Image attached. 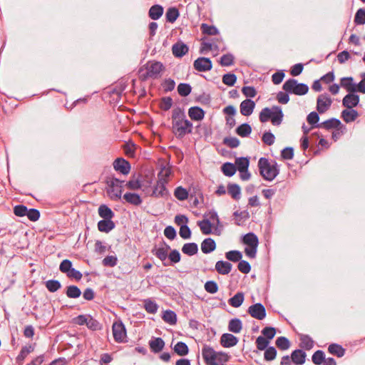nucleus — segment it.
<instances>
[{
  "label": "nucleus",
  "instance_id": "1",
  "mask_svg": "<svg viewBox=\"0 0 365 365\" xmlns=\"http://www.w3.org/2000/svg\"><path fill=\"white\" fill-rule=\"evenodd\" d=\"M172 131L178 139L192 133L193 124L187 119L185 110L180 107L175 108L172 111Z\"/></svg>",
  "mask_w": 365,
  "mask_h": 365
},
{
  "label": "nucleus",
  "instance_id": "2",
  "mask_svg": "<svg viewBox=\"0 0 365 365\" xmlns=\"http://www.w3.org/2000/svg\"><path fill=\"white\" fill-rule=\"evenodd\" d=\"M165 69L163 64L160 61H148L138 71V77L141 81L149 78L157 79L160 77L161 72Z\"/></svg>",
  "mask_w": 365,
  "mask_h": 365
},
{
  "label": "nucleus",
  "instance_id": "3",
  "mask_svg": "<svg viewBox=\"0 0 365 365\" xmlns=\"http://www.w3.org/2000/svg\"><path fill=\"white\" fill-rule=\"evenodd\" d=\"M258 168L262 177L267 181H272L279 173V168L274 161L270 163L267 158L262 157L258 161Z\"/></svg>",
  "mask_w": 365,
  "mask_h": 365
},
{
  "label": "nucleus",
  "instance_id": "4",
  "mask_svg": "<svg viewBox=\"0 0 365 365\" xmlns=\"http://www.w3.org/2000/svg\"><path fill=\"white\" fill-rule=\"evenodd\" d=\"M105 182L107 185L106 191L110 199L113 200H120L122 196L123 185L125 181L110 175L106 177Z\"/></svg>",
  "mask_w": 365,
  "mask_h": 365
},
{
  "label": "nucleus",
  "instance_id": "5",
  "mask_svg": "<svg viewBox=\"0 0 365 365\" xmlns=\"http://www.w3.org/2000/svg\"><path fill=\"white\" fill-rule=\"evenodd\" d=\"M114 340L118 343L125 341L127 336L126 329L122 321L114 322L112 326Z\"/></svg>",
  "mask_w": 365,
  "mask_h": 365
},
{
  "label": "nucleus",
  "instance_id": "6",
  "mask_svg": "<svg viewBox=\"0 0 365 365\" xmlns=\"http://www.w3.org/2000/svg\"><path fill=\"white\" fill-rule=\"evenodd\" d=\"M217 351L209 345L205 344L202 349V356L207 365H217Z\"/></svg>",
  "mask_w": 365,
  "mask_h": 365
},
{
  "label": "nucleus",
  "instance_id": "7",
  "mask_svg": "<svg viewBox=\"0 0 365 365\" xmlns=\"http://www.w3.org/2000/svg\"><path fill=\"white\" fill-rule=\"evenodd\" d=\"M247 312L252 317L258 320H262L266 317L265 307L259 302L249 307Z\"/></svg>",
  "mask_w": 365,
  "mask_h": 365
},
{
  "label": "nucleus",
  "instance_id": "8",
  "mask_svg": "<svg viewBox=\"0 0 365 365\" xmlns=\"http://www.w3.org/2000/svg\"><path fill=\"white\" fill-rule=\"evenodd\" d=\"M169 195L170 194L168 189L166 188V184H165V181L162 180H157L156 185L154 186L150 196L157 198L163 197L167 199Z\"/></svg>",
  "mask_w": 365,
  "mask_h": 365
},
{
  "label": "nucleus",
  "instance_id": "9",
  "mask_svg": "<svg viewBox=\"0 0 365 365\" xmlns=\"http://www.w3.org/2000/svg\"><path fill=\"white\" fill-rule=\"evenodd\" d=\"M193 67L199 72H207L212 69V63L209 58L199 57L194 61Z\"/></svg>",
  "mask_w": 365,
  "mask_h": 365
},
{
  "label": "nucleus",
  "instance_id": "10",
  "mask_svg": "<svg viewBox=\"0 0 365 365\" xmlns=\"http://www.w3.org/2000/svg\"><path fill=\"white\" fill-rule=\"evenodd\" d=\"M332 101L327 93L318 96L317 101V110L319 113H325L331 106Z\"/></svg>",
  "mask_w": 365,
  "mask_h": 365
},
{
  "label": "nucleus",
  "instance_id": "11",
  "mask_svg": "<svg viewBox=\"0 0 365 365\" xmlns=\"http://www.w3.org/2000/svg\"><path fill=\"white\" fill-rule=\"evenodd\" d=\"M113 168L115 171L123 175H128L130 170V163L123 158H116L113 163Z\"/></svg>",
  "mask_w": 365,
  "mask_h": 365
},
{
  "label": "nucleus",
  "instance_id": "12",
  "mask_svg": "<svg viewBox=\"0 0 365 365\" xmlns=\"http://www.w3.org/2000/svg\"><path fill=\"white\" fill-rule=\"evenodd\" d=\"M170 250V247L169 245H168L165 242H163L162 247H155L152 250V253L158 257L161 262L162 264L165 263L166 262V259H168V251Z\"/></svg>",
  "mask_w": 365,
  "mask_h": 365
},
{
  "label": "nucleus",
  "instance_id": "13",
  "mask_svg": "<svg viewBox=\"0 0 365 365\" xmlns=\"http://www.w3.org/2000/svg\"><path fill=\"white\" fill-rule=\"evenodd\" d=\"M360 98L356 93H348L342 99V106L348 109L353 108L359 103Z\"/></svg>",
  "mask_w": 365,
  "mask_h": 365
},
{
  "label": "nucleus",
  "instance_id": "14",
  "mask_svg": "<svg viewBox=\"0 0 365 365\" xmlns=\"http://www.w3.org/2000/svg\"><path fill=\"white\" fill-rule=\"evenodd\" d=\"M284 113L282 108L278 106H274L271 108L270 120L273 125H279L283 120Z\"/></svg>",
  "mask_w": 365,
  "mask_h": 365
},
{
  "label": "nucleus",
  "instance_id": "15",
  "mask_svg": "<svg viewBox=\"0 0 365 365\" xmlns=\"http://www.w3.org/2000/svg\"><path fill=\"white\" fill-rule=\"evenodd\" d=\"M188 51L189 47L187 45L180 41L176 42L172 46L173 54L177 58H182Z\"/></svg>",
  "mask_w": 365,
  "mask_h": 365
},
{
  "label": "nucleus",
  "instance_id": "16",
  "mask_svg": "<svg viewBox=\"0 0 365 365\" xmlns=\"http://www.w3.org/2000/svg\"><path fill=\"white\" fill-rule=\"evenodd\" d=\"M239 341L237 336L232 334L225 333L221 336L220 344L225 348H230L235 346Z\"/></svg>",
  "mask_w": 365,
  "mask_h": 365
},
{
  "label": "nucleus",
  "instance_id": "17",
  "mask_svg": "<svg viewBox=\"0 0 365 365\" xmlns=\"http://www.w3.org/2000/svg\"><path fill=\"white\" fill-rule=\"evenodd\" d=\"M150 351L154 354L160 353L165 347V341L160 337H152L148 342Z\"/></svg>",
  "mask_w": 365,
  "mask_h": 365
},
{
  "label": "nucleus",
  "instance_id": "18",
  "mask_svg": "<svg viewBox=\"0 0 365 365\" xmlns=\"http://www.w3.org/2000/svg\"><path fill=\"white\" fill-rule=\"evenodd\" d=\"M255 108V103L251 99H246L241 102L240 108V113L245 116H249L252 113Z\"/></svg>",
  "mask_w": 365,
  "mask_h": 365
},
{
  "label": "nucleus",
  "instance_id": "19",
  "mask_svg": "<svg viewBox=\"0 0 365 365\" xmlns=\"http://www.w3.org/2000/svg\"><path fill=\"white\" fill-rule=\"evenodd\" d=\"M290 357L295 365H302L306 361L307 354L302 349H295L292 352Z\"/></svg>",
  "mask_w": 365,
  "mask_h": 365
},
{
  "label": "nucleus",
  "instance_id": "20",
  "mask_svg": "<svg viewBox=\"0 0 365 365\" xmlns=\"http://www.w3.org/2000/svg\"><path fill=\"white\" fill-rule=\"evenodd\" d=\"M340 86L348 93H356V83L354 82V78L351 76L341 78L340 79Z\"/></svg>",
  "mask_w": 365,
  "mask_h": 365
},
{
  "label": "nucleus",
  "instance_id": "21",
  "mask_svg": "<svg viewBox=\"0 0 365 365\" xmlns=\"http://www.w3.org/2000/svg\"><path fill=\"white\" fill-rule=\"evenodd\" d=\"M205 110L198 106H192L188 109V115L192 120H202L205 117Z\"/></svg>",
  "mask_w": 365,
  "mask_h": 365
},
{
  "label": "nucleus",
  "instance_id": "22",
  "mask_svg": "<svg viewBox=\"0 0 365 365\" xmlns=\"http://www.w3.org/2000/svg\"><path fill=\"white\" fill-rule=\"evenodd\" d=\"M232 268V264L227 261L219 260L215 264V270L222 275L228 274L231 272Z\"/></svg>",
  "mask_w": 365,
  "mask_h": 365
},
{
  "label": "nucleus",
  "instance_id": "23",
  "mask_svg": "<svg viewBox=\"0 0 365 365\" xmlns=\"http://www.w3.org/2000/svg\"><path fill=\"white\" fill-rule=\"evenodd\" d=\"M358 111L353 108H347L346 110H342L341 113V118L346 123L354 121L358 118Z\"/></svg>",
  "mask_w": 365,
  "mask_h": 365
},
{
  "label": "nucleus",
  "instance_id": "24",
  "mask_svg": "<svg viewBox=\"0 0 365 365\" xmlns=\"http://www.w3.org/2000/svg\"><path fill=\"white\" fill-rule=\"evenodd\" d=\"M115 227L112 220L103 219L98 222V229L100 232L108 233Z\"/></svg>",
  "mask_w": 365,
  "mask_h": 365
},
{
  "label": "nucleus",
  "instance_id": "25",
  "mask_svg": "<svg viewBox=\"0 0 365 365\" xmlns=\"http://www.w3.org/2000/svg\"><path fill=\"white\" fill-rule=\"evenodd\" d=\"M216 249L215 241L211 238H205L201 243V250L204 254H209Z\"/></svg>",
  "mask_w": 365,
  "mask_h": 365
},
{
  "label": "nucleus",
  "instance_id": "26",
  "mask_svg": "<svg viewBox=\"0 0 365 365\" xmlns=\"http://www.w3.org/2000/svg\"><path fill=\"white\" fill-rule=\"evenodd\" d=\"M98 213L101 218L106 220H112L115 217L114 212L105 204L98 207Z\"/></svg>",
  "mask_w": 365,
  "mask_h": 365
},
{
  "label": "nucleus",
  "instance_id": "27",
  "mask_svg": "<svg viewBox=\"0 0 365 365\" xmlns=\"http://www.w3.org/2000/svg\"><path fill=\"white\" fill-rule=\"evenodd\" d=\"M123 199L125 200L126 202L135 206L140 205L143 202V200L140 195L135 192L125 193L123 195Z\"/></svg>",
  "mask_w": 365,
  "mask_h": 365
},
{
  "label": "nucleus",
  "instance_id": "28",
  "mask_svg": "<svg viewBox=\"0 0 365 365\" xmlns=\"http://www.w3.org/2000/svg\"><path fill=\"white\" fill-rule=\"evenodd\" d=\"M168 259H166V262L163 263L164 267L171 266L178 263L181 259V255L178 250H173L168 254Z\"/></svg>",
  "mask_w": 365,
  "mask_h": 365
},
{
  "label": "nucleus",
  "instance_id": "29",
  "mask_svg": "<svg viewBox=\"0 0 365 365\" xmlns=\"http://www.w3.org/2000/svg\"><path fill=\"white\" fill-rule=\"evenodd\" d=\"M227 192L235 200H239L241 197V188L236 183L227 184Z\"/></svg>",
  "mask_w": 365,
  "mask_h": 365
},
{
  "label": "nucleus",
  "instance_id": "30",
  "mask_svg": "<svg viewBox=\"0 0 365 365\" xmlns=\"http://www.w3.org/2000/svg\"><path fill=\"white\" fill-rule=\"evenodd\" d=\"M299 346L305 350H310L314 347V341L307 334H301L299 337Z\"/></svg>",
  "mask_w": 365,
  "mask_h": 365
},
{
  "label": "nucleus",
  "instance_id": "31",
  "mask_svg": "<svg viewBox=\"0 0 365 365\" xmlns=\"http://www.w3.org/2000/svg\"><path fill=\"white\" fill-rule=\"evenodd\" d=\"M341 125V121L335 118H331L330 119H328L319 125H317V128H324L327 130H330L331 128H336L339 127Z\"/></svg>",
  "mask_w": 365,
  "mask_h": 365
},
{
  "label": "nucleus",
  "instance_id": "32",
  "mask_svg": "<svg viewBox=\"0 0 365 365\" xmlns=\"http://www.w3.org/2000/svg\"><path fill=\"white\" fill-rule=\"evenodd\" d=\"M163 14V7L159 4L152 6L149 9V17L153 20L159 19Z\"/></svg>",
  "mask_w": 365,
  "mask_h": 365
},
{
  "label": "nucleus",
  "instance_id": "33",
  "mask_svg": "<svg viewBox=\"0 0 365 365\" xmlns=\"http://www.w3.org/2000/svg\"><path fill=\"white\" fill-rule=\"evenodd\" d=\"M242 242L247 247L258 246L259 240L257 236L253 232H249L243 236Z\"/></svg>",
  "mask_w": 365,
  "mask_h": 365
},
{
  "label": "nucleus",
  "instance_id": "34",
  "mask_svg": "<svg viewBox=\"0 0 365 365\" xmlns=\"http://www.w3.org/2000/svg\"><path fill=\"white\" fill-rule=\"evenodd\" d=\"M242 329V322L238 318H233L230 320L228 324V330L230 332L238 334Z\"/></svg>",
  "mask_w": 365,
  "mask_h": 365
},
{
  "label": "nucleus",
  "instance_id": "35",
  "mask_svg": "<svg viewBox=\"0 0 365 365\" xmlns=\"http://www.w3.org/2000/svg\"><path fill=\"white\" fill-rule=\"evenodd\" d=\"M182 252L188 256H193L198 252V246L195 242L185 243L182 247Z\"/></svg>",
  "mask_w": 365,
  "mask_h": 365
},
{
  "label": "nucleus",
  "instance_id": "36",
  "mask_svg": "<svg viewBox=\"0 0 365 365\" xmlns=\"http://www.w3.org/2000/svg\"><path fill=\"white\" fill-rule=\"evenodd\" d=\"M235 166L239 172H242L249 168L250 158L247 157H240L235 160Z\"/></svg>",
  "mask_w": 365,
  "mask_h": 365
},
{
  "label": "nucleus",
  "instance_id": "37",
  "mask_svg": "<svg viewBox=\"0 0 365 365\" xmlns=\"http://www.w3.org/2000/svg\"><path fill=\"white\" fill-rule=\"evenodd\" d=\"M222 173L227 177L233 176L237 170V168L234 163L227 162L221 166Z\"/></svg>",
  "mask_w": 365,
  "mask_h": 365
},
{
  "label": "nucleus",
  "instance_id": "38",
  "mask_svg": "<svg viewBox=\"0 0 365 365\" xmlns=\"http://www.w3.org/2000/svg\"><path fill=\"white\" fill-rule=\"evenodd\" d=\"M244 299H245L244 293L240 292H237L232 297H231L228 300V303L232 307H233L235 308H237L242 304Z\"/></svg>",
  "mask_w": 365,
  "mask_h": 365
},
{
  "label": "nucleus",
  "instance_id": "39",
  "mask_svg": "<svg viewBox=\"0 0 365 365\" xmlns=\"http://www.w3.org/2000/svg\"><path fill=\"white\" fill-rule=\"evenodd\" d=\"M328 351L331 354L335 355L337 357H342L346 351L341 345L334 343L329 346Z\"/></svg>",
  "mask_w": 365,
  "mask_h": 365
},
{
  "label": "nucleus",
  "instance_id": "40",
  "mask_svg": "<svg viewBox=\"0 0 365 365\" xmlns=\"http://www.w3.org/2000/svg\"><path fill=\"white\" fill-rule=\"evenodd\" d=\"M162 319L164 322L171 325H174L177 323V314L170 309H168L163 312Z\"/></svg>",
  "mask_w": 365,
  "mask_h": 365
},
{
  "label": "nucleus",
  "instance_id": "41",
  "mask_svg": "<svg viewBox=\"0 0 365 365\" xmlns=\"http://www.w3.org/2000/svg\"><path fill=\"white\" fill-rule=\"evenodd\" d=\"M171 173L172 170L170 167H166L165 165H162L160 171L158 174V180H162L165 181V184H167Z\"/></svg>",
  "mask_w": 365,
  "mask_h": 365
},
{
  "label": "nucleus",
  "instance_id": "42",
  "mask_svg": "<svg viewBox=\"0 0 365 365\" xmlns=\"http://www.w3.org/2000/svg\"><path fill=\"white\" fill-rule=\"evenodd\" d=\"M174 351L180 356H184L188 354V346L183 341H178L174 346Z\"/></svg>",
  "mask_w": 365,
  "mask_h": 365
},
{
  "label": "nucleus",
  "instance_id": "43",
  "mask_svg": "<svg viewBox=\"0 0 365 365\" xmlns=\"http://www.w3.org/2000/svg\"><path fill=\"white\" fill-rule=\"evenodd\" d=\"M236 133L240 137H247L252 132V127L250 124L245 123L239 125L235 130Z\"/></svg>",
  "mask_w": 365,
  "mask_h": 365
},
{
  "label": "nucleus",
  "instance_id": "44",
  "mask_svg": "<svg viewBox=\"0 0 365 365\" xmlns=\"http://www.w3.org/2000/svg\"><path fill=\"white\" fill-rule=\"evenodd\" d=\"M179 11L176 7H170L165 14L166 21L170 23H174L179 17Z\"/></svg>",
  "mask_w": 365,
  "mask_h": 365
},
{
  "label": "nucleus",
  "instance_id": "45",
  "mask_svg": "<svg viewBox=\"0 0 365 365\" xmlns=\"http://www.w3.org/2000/svg\"><path fill=\"white\" fill-rule=\"evenodd\" d=\"M143 303L144 308L148 313L155 314L158 312V305L155 301L150 299H144Z\"/></svg>",
  "mask_w": 365,
  "mask_h": 365
},
{
  "label": "nucleus",
  "instance_id": "46",
  "mask_svg": "<svg viewBox=\"0 0 365 365\" xmlns=\"http://www.w3.org/2000/svg\"><path fill=\"white\" fill-rule=\"evenodd\" d=\"M34 350V347L32 345L24 346L22 347L20 353L16 357V361L18 363H22L25 358L33 351Z\"/></svg>",
  "mask_w": 365,
  "mask_h": 365
},
{
  "label": "nucleus",
  "instance_id": "47",
  "mask_svg": "<svg viewBox=\"0 0 365 365\" xmlns=\"http://www.w3.org/2000/svg\"><path fill=\"white\" fill-rule=\"evenodd\" d=\"M296 82L297 80L294 78H289L283 84L282 88L285 92L291 94H294L296 92Z\"/></svg>",
  "mask_w": 365,
  "mask_h": 365
},
{
  "label": "nucleus",
  "instance_id": "48",
  "mask_svg": "<svg viewBox=\"0 0 365 365\" xmlns=\"http://www.w3.org/2000/svg\"><path fill=\"white\" fill-rule=\"evenodd\" d=\"M66 294L68 298L76 299L81 296V291L76 285H70L67 287Z\"/></svg>",
  "mask_w": 365,
  "mask_h": 365
},
{
  "label": "nucleus",
  "instance_id": "49",
  "mask_svg": "<svg viewBox=\"0 0 365 365\" xmlns=\"http://www.w3.org/2000/svg\"><path fill=\"white\" fill-rule=\"evenodd\" d=\"M276 346L282 351H285L289 349L291 343L289 340L285 336H279L276 339Z\"/></svg>",
  "mask_w": 365,
  "mask_h": 365
},
{
  "label": "nucleus",
  "instance_id": "50",
  "mask_svg": "<svg viewBox=\"0 0 365 365\" xmlns=\"http://www.w3.org/2000/svg\"><path fill=\"white\" fill-rule=\"evenodd\" d=\"M225 257L229 261L237 262L242 258V254L239 250H231L225 253Z\"/></svg>",
  "mask_w": 365,
  "mask_h": 365
},
{
  "label": "nucleus",
  "instance_id": "51",
  "mask_svg": "<svg viewBox=\"0 0 365 365\" xmlns=\"http://www.w3.org/2000/svg\"><path fill=\"white\" fill-rule=\"evenodd\" d=\"M46 287L50 292H55L61 287V282L57 279H49L45 282Z\"/></svg>",
  "mask_w": 365,
  "mask_h": 365
},
{
  "label": "nucleus",
  "instance_id": "52",
  "mask_svg": "<svg viewBox=\"0 0 365 365\" xmlns=\"http://www.w3.org/2000/svg\"><path fill=\"white\" fill-rule=\"evenodd\" d=\"M202 234L209 235L212 232V224L209 220H203L197 222Z\"/></svg>",
  "mask_w": 365,
  "mask_h": 365
},
{
  "label": "nucleus",
  "instance_id": "53",
  "mask_svg": "<svg viewBox=\"0 0 365 365\" xmlns=\"http://www.w3.org/2000/svg\"><path fill=\"white\" fill-rule=\"evenodd\" d=\"M264 359L267 361H273L277 356V349L272 346H268L264 349Z\"/></svg>",
  "mask_w": 365,
  "mask_h": 365
},
{
  "label": "nucleus",
  "instance_id": "54",
  "mask_svg": "<svg viewBox=\"0 0 365 365\" xmlns=\"http://www.w3.org/2000/svg\"><path fill=\"white\" fill-rule=\"evenodd\" d=\"M192 91V87L189 83H180L178 86V92L182 97L187 96Z\"/></svg>",
  "mask_w": 365,
  "mask_h": 365
},
{
  "label": "nucleus",
  "instance_id": "55",
  "mask_svg": "<svg viewBox=\"0 0 365 365\" xmlns=\"http://www.w3.org/2000/svg\"><path fill=\"white\" fill-rule=\"evenodd\" d=\"M222 83L228 86H233L237 82V76L234 73H227L222 76Z\"/></svg>",
  "mask_w": 365,
  "mask_h": 365
},
{
  "label": "nucleus",
  "instance_id": "56",
  "mask_svg": "<svg viewBox=\"0 0 365 365\" xmlns=\"http://www.w3.org/2000/svg\"><path fill=\"white\" fill-rule=\"evenodd\" d=\"M201 30L203 34L210 36H215L219 34L218 29L215 26H210L205 23L202 24Z\"/></svg>",
  "mask_w": 365,
  "mask_h": 365
},
{
  "label": "nucleus",
  "instance_id": "57",
  "mask_svg": "<svg viewBox=\"0 0 365 365\" xmlns=\"http://www.w3.org/2000/svg\"><path fill=\"white\" fill-rule=\"evenodd\" d=\"M324 359H325V354L322 350L316 351L312 356V362L315 365L322 364L324 361Z\"/></svg>",
  "mask_w": 365,
  "mask_h": 365
},
{
  "label": "nucleus",
  "instance_id": "58",
  "mask_svg": "<svg viewBox=\"0 0 365 365\" xmlns=\"http://www.w3.org/2000/svg\"><path fill=\"white\" fill-rule=\"evenodd\" d=\"M174 195L178 200L182 201L188 197V192L185 188L180 186L175 188Z\"/></svg>",
  "mask_w": 365,
  "mask_h": 365
},
{
  "label": "nucleus",
  "instance_id": "59",
  "mask_svg": "<svg viewBox=\"0 0 365 365\" xmlns=\"http://www.w3.org/2000/svg\"><path fill=\"white\" fill-rule=\"evenodd\" d=\"M86 326L89 329H91L92 331L100 330L102 328V326L99 323V322L98 320H96V319H94L91 315H89V317H88Z\"/></svg>",
  "mask_w": 365,
  "mask_h": 365
},
{
  "label": "nucleus",
  "instance_id": "60",
  "mask_svg": "<svg viewBox=\"0 0 365 365\" xmlns=\"http://www.w3.org/2000/svg\"><path fill=\"white\" fill-rule=\"evenodd\" d=\"M173 103V98L170 96L163 97L160 100V108L161 110L167 111L169 110Z\"/></svg>",
  "mask_w": 365,
  "mask_h": 365
},
{
  "label": "nucleus",
  "instance_id": "61",
  "mask_svg": "<svg viewBox=\"0 0 365 365\" xmlns=\"http://www.w3.org/2000/svg\"><path fill=\"white\" fill-rule=\"evenodd\" d=\"M307 120L308 123L312 125V128H317V125L320 124V123H318V122L319 120V115L315 111L311 112L307 115Z\"/></svg>",
  "mask_w": 365,
  "mask_h": 365
},
{
  "label": "nucleus",
  "instance_id": "62",
  "mask_svg": "<svg viewBox=\"0 0 365 365\" xmlns=\"http://www.w3.org/2000/svg\"><path fill=\"white\" fill-rule=\"evenodd\" d=\"M204 287L205 291L210 294H215L219 289L217 282L213 280L206 282Z\"/></svg>",
  "mask_w": 365,
  "mask_h": 365
},
{
  "label": "nucleus",
  "instance_id": "63",
  "mask_svg": "<svg viewBox=\"0 0 365 365\" xmlns=\"http://www.w3.org/2000/svg\"><path fill=\"white\" fill-rule=\"evenodd\" d=\"M234 56L231 53L224 54L221 56L220 63L222 66H230L234 63Z\"/></svg>",
  "mask_w": 365,
  "mask_h": 365
},
{
  "label": "nucleus",
  "instance_id": "64",
  "mask_svg": "<svg viewBox=\"0 0 365 365\" xmlns=\"http://www.w3.org/2000/svg\"><path fill=\"white\" fill-rule=\"evenodd\" d=\"M354 23L357 25L365 24V9H359L357 10L354 16Z\"/></svg>",
  "mask_w": 365,
  "mask_h": 365
}]
</instances>
